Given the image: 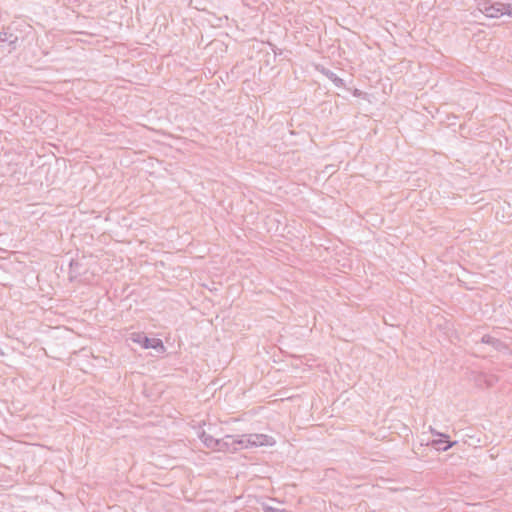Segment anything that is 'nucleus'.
I'll list each match as a JSON object with an SVG mask.
<instances>
[{"label": "nucleus", "instance_id": "obj_9", "mask_svg": "<svg viewBox=\"0 0 512 512\" xmlns=\"http://www.w3.org/2000/svg\"><path fill=\"white\" fill-rule=\"evenodd\" d=\"M199 438L203 442V444L215 451V448L219 446V439L214 438L213 436L207 434L205 431H202L199 435Z\"/></svg>", "mask_w": 512, "mask_h": 512}, {"label": "nucleus", "instance_id": "obj_4", "mask_svg": "<svg viewBox=\"0 0 512 512\" xmlns=\"http://www.w3.org/2000/svg\"><path fill=\"white\" fill-rule=\"evenodd\" d=\"M238 441L239 437L236 438L235 436L227 435L225 438L219 439V446L215 448V451H237L241 449Z\"/></svg>", "mask_w": 512, "mask_h": 512}, {"label": "nucleus", "instance_id": "obj_12", "mask_svg": "<svg viewBox=\"0 0 512 512\" xmlns=\"http://www.w3.org/2000/svg\"><path fill=\"white\" fill-rule=\"evenodd\" d=\"M272 51L274 52L275 55H281L282 54V50L277 48L276 46L272 47Z\"/></svg>", "mask_w": 512, "mask_h": 512}, {"label": "nucleus", "instance_id": "obj_1", "mask_svg": "<svg viewBox=\"0 0 512 512\" xmlns=\"http://www.w3.org/2000/svg\"><path fill=\"white\" fill-rule=\"evenodd\" d=\"M240 448H253L260 446H272L275 444L273 437L266 434H244L239 436Z\"/></svg>", "mask_w": 512, "mask_h": 512}, {"label": "nucleus", "instance_id": "obj_10", "mask_svg": "<svg viewBox=\"0 0 512 512\" xmlns=\"http://www.w3.org/2000/svg\"><path fill=\"white\" fill-rule=\"evenodd\" d=\"M262 509L264 512H288L286 509L275 508L265 503L262 504Z\"/></svg>", "mask_w": 512, "mask_h": 512}, {"label": "nucleus", "instance_id": "obj_7", "mask_svg": "<svg viewBox=\"0 0 512 512\" xmlns=\"http://www.w3.org/2000/svg\"><path fill=\"white\" fill-rule=\"evenodd\" d=\"M437 435L441 436L442 438L438 440L433 441V446L440 451H447L449 448H451L453 445L456 444L455 441H450L449 437L445 434L436 433Z\"/></svg>", "mask_w": 512, "mask_h": 512}, {"label": "nucleus", "instance_id": "obj_8", "mask_svg": "<svg viewBox=\"0 0 512 512\" xmlns=\"http://www.w3.org/2000/svg\"><path fill=\"white\" fill-rule=\"evenodd\" d=\"M481 342L491 345L497 351H502V350L507 349V345L503 341H501L500 339L495 338L491 335H488V334H486L482 337Z\"/></svg>", "mask_w": 512, "mask_h": 512}, {"label": "nucleus", "instance_id": "obj_3", "mask_svg": "<svg viewBox=\"0 0 512 512\" xmlns=\"http://www.w3.org/2000/svg\"><path fill=\"white\" fill-rule=\"evenodd\" d=\"M478 9L490 18H499L505 15V3L484 0L479 3Z\"/></svg>", "mask_w": 512, "mask_h": 512}, {"label": "nucleus", "instance_id": "obj_2", "mask_svg": "<svg viewBox=\"0 0 512 512\" xmlns=\"http://www.w3.org/2000/svg\"><path fill=\"white\" fill-rule=\"evenodd\" d=\"M131 340L144 349H154L158 353H164L166 350L161 339L150 338L144 332L132 333Z\"/></svg>", "mask_w": 512, "mask_h": 512}, {"label": "nucleus", "instance_id": "obj_14", "mask_svg": "<svg viewBox=\"0 0 512 512\" xmlns=\"http://www.w3.org/2000/svg\"><path fill=\"white\" fill-rule=\"evenodd\" d=\"M353 94H354V96H359L361 94V92L358 89H355Z\"/></svg>", "mask_w": 512, "mask_h": 512}, {"label": "nucleus", "instance_id": "obj_13", "mask_svg": "<svg viewBox=\"0 0 512 512\" xmlns=\"http://www.w3.org/2000/svg\"><path fill=\"white\" fill-rule=\"evenodd\" d=\"M69 34H70V35H75V34H76V32H75V31H71V32H69ZM67 35H68V33L66 32V36H67ZM65 42H66V43H68V42H69V40H68V38H67V37H66V39H65Z\"/></svg>", "mask_w": 512, "mask_h": 512}, {"label": "nucleus", "instance_id": "obj_11", "mask_svg": "<svg viewBox=\"0 0 512 512\" xmlns=\"http://www.w3.org/2000/svg\"><path fill=\"white\" fill-rule=\"evenodd\" d=\"M505 15L512 17V4H505Z\"/></svg>", "mask_w": 512, "mask_h": 512}, {"label": "nucleus", "instance_id": "obj_6", "mask_svg": "<svg viewBox=\"0 0 512 512\" xmlns=\"http://www.w3.org/2000/svg\"><path fill=\"white\" fill-rule=\"evenodd\" d=\"M317 70L319 72H321L323 75H325L329 80H331L336 87H339V88L345 87V83H344L343 79L338 77L336 75V73H334L330 69L325 68L323 66H317Z\"/></svg>", "mask_w": 512, "mask_h": 512}, {"label": "nucleus", "instance_id": "obj_5", "mask_svg": "<svg viewBox=\"0 0 512 512\" xmlns=\"http://www.w3.org/2000/svg\"><path fill=\"white\" fill-rule=\"evenodd\" d=\"M87 272L86 267L79 260L70 259L69 261V280L70 282L80 281V277Z\"/></svg>", "mask_w": 512, "mask_h": 512}]
</instances>
